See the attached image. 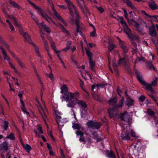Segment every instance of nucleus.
Returning a JSON list of instances; mask_svg holds the SVG:
<instances>
[{"instance_id": "obj_33", "label": "nucleus", "mask_w": 158, "mask_h": 158, "mask_svg": "<svg viewBox=\"0 0 158 158\" xmlns=\"http://www.w3.org/2000/svg\"><path fill=\"white\" fill-rule=\"evenodd\" d=\"M54 112L55 114V116L56 118H61V115L62 114L58 110H55Z\"/></svg>"}, {"instance_id": "obj_7", "label": "nucleus", "mask_w": 158, "mask_h": 158, "mask_svg": "<svg viewBox=\"0 0 158 158\" xmlns=\"http://www.w3.org/2000/svg\"><path fill=\"white\" fill-rule=\"evenodd\" d=\"M134 71L139 81L142 85H145L147 84V82L143 79L141 73L139 72L137 69H135Z\"/></svg>"}, {"instance_id": "obj_29", "label": "nucleus", "mask_w": 158, "mask_h": 158, "mask_svg": "<svg viewBox=\"0 0 158 158\" xmlns=\"http://www.w3.org/2000/svg\"><path fill=\"white\" fill-rule=\"evenodd\" d=\"M56 121L59 127H62L64 124L65 122L63 119H56Z\"/></svg>"}, {"instance_id": "obj_60", "label": "nucleus", "mask_w": 158, "mask_h": 158, "mask_svg": "<svg viewBox=\"0 0 158 158\" xmlns=\"http://www.w3.org/2000/svg\"><path fill=\"white\" fill-rule=\"evenodd\" d=\"M158 79V78L157 77H155V79L152 81L151 84H150L152 86H154L156 85L157 84Z\"/></svg>"}, {"instance_id": "obj_46", "label": "nucleus", "mask_w": 158, "mask_h": 158, "mask_svg": "<svg viewBox=\"0 0 158 158\" xmlns=\"http://www.w3.org/2000/svg\"><path fill=\"white\" fill-rule=\"evenodd\" d=\"M92 135H93V137L94 139H96L97 141H99L100 140V139L98 137V135L97 132H93Z\"/></svg>"}, {"instance_id": "obj_16", "label": "nucleus", "mask_w": 158, "mask_h": 158, "mask_svg": "<svg viewBox=\"0 0 158 158\" xmlns=\"http://www.w3.org/2000/svg\"><path fill=\"white\" fill-rule=\"evenodd\" d=\"M3 56L5 60H6L8 63V64L10 67H11L12 66H13L14 65L10 61V58L9 56L7 55L6 52L3 53Z\"/></svg>"}, {"instance_id": "obj_52", "label": "nucleus", "mask_w": 158, "mask_h": 158, "mask_svg": "<svg viewBox=\"0 0 158 158\" xmlns=\"http://www.w3.org/2000/svg\"><path fill=\"white\" fill-rule=\"evenodd\" d=\"M97 36V35L95 29H94L93 31L90 33V36L91 37H96Z\"/></svg>"}, {"instance_id": "obj_8", "label": "nucleus", "mask_w": 158, "mask_h": 158, "mask_svg": "<svg viewBox=\"0 0 158 158\" xmlns=\"http://www.w3.org/2000/svg\"><path fill=\"white\" fill-rule=\"evenodd\" d=\"M38 104L37 107L39 110V112L41 116L43 118H47L48 117L47 116V114L46 113L45 110L43 109L41 106L40 103V102L38 100Z\"/></svg>"}, {"instance_id": "obj_24", "label": "nucleus", "mask_w": 158, "mask_h": 158, "mask_svg": "<svg viewBox=\"0 0 158 158\" xmlns=\"http://www.w3.org/2000/svg\"><path fill=\"white\" fill-rule=\"evenodd\" d=\"M73 127L74 129H77V131H82L84 130V128L82 127H81V125L79 124L75 123L73 124L72 126Z\"/></svg>"}, {"instance_id": "obj_30", "label": "nucleus", "mask_w": 158, "mask_h": 158, "mask_svg": "<svg viewBox=\"0 0 158 158\" xmlns=\"http://www.w3.org/2000/svg\"><path fill=\"white\" fill-rule=\"evenodd\" d=\"M21 106V108L23 110V111L24 113H26L27 114H29L28 112L26 111L25 109V104L23 100H21L20 101Z\"/></svg>"}, {"instance_id": "obj_21", "label": "nucleus", "mask_w": 158, "mask_h": 158, "mask_svg": "<svg viewBox=\"0 0 158 158\" xmlns=\"http://www.w3.org/2000/svg\"><path fill=\"white\" fill-rule=\"evenodd\" d=\"M117 101V98L116 97H115L114 98H110L108 101V102L110 105H114L116 103Z\"/></svg>"}, {"instance_id": "obj_6", "label": "nucleus", "mask_w": 158, "mask_h": 158, "mask_svg": "<svg viewBox=\"0 0 158 158\" xmlns=\"http://www.w3.org/2000/svg\"><path fill=\"white\" fill-rule=\"evenodd\" d=\"M127 22L129 25L134 26L136 28V29L140 33L143 31V28H141L139 24L136 22L134 19H131L130 20L128 19H127Z\"/></svg>"}, {"instance_id": "obj_45", "label": "nucleus", "mask_w": 158, "mask_h": 158, "mask_svg": "<svg viewBox=\"0 0 158 158\" xmlns=\"http://www.w3.org/2000/svg\"><path fill=\"white\" fill-rule=\"evenodd\" d=\"M133 103V101L131 98L128 99L126 102V104L128 107L132 106Z\"/></svg>"}, {"instance_id": "obj_54", "label": "nucleus", "mask_w": 158, "mask_h": 158, "mask_svg": "<svg viewBox=\"0 0 158 158\" xmlns=\"http://www.w3.org/2000/svg\"><path fill=\"white\" fill-rule=\"evenodd\" d=\"M115 46L114 44H110L108 47V50L109 52L112 51L114 48Z\"/></svg>"}, {"instance_id": "obj_20", "label": "nucleus", "mask_w": 158, "mask_h": 158, "mask_svg": "<svg viewBox=\"0 0 158 158\" xmlns=\"http://www.w3.org/2000/svg\"><path fill=\"white\" fill-rule=\"evenodd\" d=\"M11 18L13 19L14 21V24L15 26H16L18 27L20 31H22V27L20 23L17 21L15 17H12Z\"/></svg>"}, {"instance_id": "obj_36", "label": "nucleus", "mask_w": 158, "mask_h": 158, "mask_svg": "<svg viewBox=\"0 0 158 158\" xmlns=\"http://www.w3.org/2000/svg\"><path fill=\"white\" fill-rule=\"evenodd\" d=\"M55 15L59 20H60L61 22H62L65 26H67L66 23L64 22V20L62 19L61 16L58 13Z\"/></svg>"}, {"instance_id": "obj_3", "label": "nucleus", "mask_w": 158, "mask_h": 158, "mask_svg": "<svg viewBox=\"0 0 158 158\" xmlns=\"http://www.w3.org/2000/svg\"><path fill=\"white\" fill-rule=\"evenodd\" d=\"M60 93L63 94L62 98L63 100L66 102L69 101V93L68 92V88L66 85H62L60 88Z\"/></svg>"}, {"instance_id": "obj_15", "label": "nucleus", "mask_w": 158, "mask_h": 158, "mask_svg": "<svg viewBox=\"0 0 158 158\" xmlns=\"http://www.w3.org/2000/svg\"><path fill=\"white\" fill-rule=\"evenodd\" d=\"M122 1L124 3H126L128 6L131 7L133 10H136V8L133 4L132 2L130 0H123Z\"/></svg>"}, {"instance_id": "obj_12", "label": "nucleus", "mask_w": 158, "mask_h": 158, "mask_svg": "<svg viewBox=\"0 0 158 158\" xmlns=\"http://www.w3.org/2000/svg\"><path fill=\"white\" fill-rule=\"evenodd\" d=\"M123 57L121 59H120L118 61L119 64H124L126 65V61L128 59V56L126 54H123Z\"/></svg>"}, {"instance_id": "obj_58", "label": "nucleus", "mask_w": 158, "mask_h": 158, "mask_svg": "<svg viewBox=\"0 0 158 158\" xmlns=\"http://www.w3.org/2000/svg\"><path fill=\"white\" fill-rule=\"evenodd\" d=\"M3 42H0L1 43L3 44L4 45L5 47L9 51V45L3 40Z\"/></svg>"}, {"instance_id": "obj_31", "label": "nucleus", "mask_w": 158, "mask_h": 158, "mask_svg": "<svg viewBox=\"0 0 158 158\" xmlns=\"http://www.w3.org/2000/svg\"><path fill=\"white\" fill-rule=\"evenodd\" d=\"M41 25L42 27L48 33H50V31L49 30V27L47 26L46 24H44L43 22L40 24Z\"/></svg>"}, {"instance_id": "obj_17", "label": "nucleus", "mask_w": 158, "mask_h": 158, "mask_svg": "<svg viewBox=\"0 0 158 158\" xmlns=\"http://www.w3.org/2000/svg\"><path fill=\"white\" fill-rule=\"evenodd\" d=\"M135 145H134V148L137 150L140 149L142 147L141 143L140 140L138 139V140H135L134 142Z\"/></svg>"}, {"instance_id": "obj_2", "label": "nucleus", "mask_w": 158, "mask_h": 158, "mask_svg": "<svg viewBox=\"0 0 158 158\" xmlns=\"http://www.w3.org/2000/svg\"><path fill=\"white\" fill-rule=\"evenodd\" d=\"M79 94L78 92L74 93L70 92V107H73L77 103Z\"/></svg>"}, {"instance_id": "obj_11", "label": "nucleus", "mask_w": 158, "mask_h": 158, "mask_svg": "<svg viewBox=\"0 0 158 158\" xmlns=\"http://www.w3.org/2000/svg\"><path fill=\"white\" fill-rule=\"evenodd\" d=\"M148 6L152 10H155L158 9V6L156 4L153 0H150V2H148Z\"/></svg>"}, {"instance_id": "obj_50", "label": "nucleus", "mask_w": 158, "mask_h": 158, "mask_svg": "<svg viewBox=\"0 0 158 158\" xmlns=\"http://www.w3.org/2000/svg\"><path fill=\"white\" fill-rule=\"evenodd\" d=\"M24 148L27 152H29L31 150V146L28 144H26V145L23 146Z\"/></svg>"}, {"instance_id": "obj_1", "label": "nucleus", "mask_w": 158, "mask_h": 158, "mask_svg": "<svg viewBox=\"0 0 158 158\" xmlns=\"http://www.w3.org/2000/svg\"><path fill=\"white\" fill-rule=\"evenodd\" d=\"M80 18L76 6L70 1V23L76 25V31L75 33L76 35H77L78 33H79L81 35L82 34L81 29L82 27L80 22Z\"/></svg>"}, {"instance_id": "obj_27", "label": "nucleus", "mask_w": 158, "mask_h": 158, "mask_svg": "<svg viewBox=\"0 0 158 158\" xmlns=\"http://www.w3.org/2000/svg\"><path fill=\"white\" fill-rule=\"evenodd\" d=\"M31 44L33 45L35 49V52L37 55V56L39 57H40L41 56L40 54V52L39 51V48L36 45L33 43H32Z\"/></svg>"}, {"instance_id": "obj_44", "label": "nucleus", "mask_w": 158, "mask_h": 158, "mask_svg": "<svg viewBox=\"0 0 158 158\" xmlns=\"http://www.w3.org/2000/svg\"><path fill=\"white\" fill-rule=\"evenodd\" d=\"M121 123L125 125H130L131 123L130 119H121Z\"/></svg>"}, {"instance_id": "obj_49", "label": "nucleus", "mask_w": 158, "mask_h": 158, "mask_svg": "<svg viewBox=\"0 0 158 158\" xmlns=\"http://www.w3.org/2000/svg\"><path fill=\"white\" fill-rule=\"evenodd\" d=\"M124 31L128 35V37L131 34V29L128 27H127L124 28Z\"/></svg>"}, {"instance_id": "obj_34", "label": "nucleus", "mask_w": 158, "mask_h": 158, "mask_svg": "<svg viewBox=\"0 0 158 158\" xmlns=\"http://www.w3.org/2000/svg\"><path fill=\"white\" fill-rule=\"evenodd\" d=\"M30 14L31 16V18L36 23L37 25L39 26L40 24L39 23V20L36 17L35 15L33 14L32 13H31Z\"/></svg>"}, {"instance_id": "obj_57", "label": "nucleus", "mask_w": 158, "mask_h": 158, "mask_svg": "<svg viewBox=\"0 0 158 158\" xmlns=\"http://www.w3.org/2000/svg\"><path fill=\"white\" fill-rule=\"evenodd\" d=\"M119 44L122 49L126 46L125 43L121 40H119Z\"/></svg>"}, {"instance_id": "obj_18", "label": "nucleus", "mask_w": 158, "mask_h": 158, "mask_svg": "<svg viewBox=\"0 0 158 158\" xmlns=\"http://www.w3.org/2000/svg\"><path fill=\"white\" fill-rule=\"evenodd\" d=\"M76 134L77 136H80V138L79 140L81 142H84L85 139L82 137L84 135V133L81 131H77L76 132Z\"/></svg>"}, {"instance_id": "obj_40", "label": "nucleus", "mask_w": 158, "mask_h": 158, "mask_svg": "<svg viewBox=\"0 0 158 158\" xmlns=\"http://www.w3.org/2000/svg\"><path fill=\"white\" fill-rule=\"evenodd\" d=\"M8 146L7 142L5 141L3 142L2 145V149L7 151L8 149Z\"/></svg>"}, {"instance_id": "obj_42", "label": "nucleus", "mask_w": 158, "mask_h": 158, "mask_svg": "<svg viewBox=\"0 0 158 158\" xmlns=\"http://www.w3.org/2000/svg\"><path fill=\"white\" fill-rule=\"evenodd\" d=\"M51 46L53 50L56 52V53H59L60 52V51H58L56 50V47L54 42L52 41L51 42Z\"/></svg>"}, {"instance_id": "obj_59", "label": "nucleus", "mask_w": 158, "mask_h": 158, "mask_svg": "<svg viewBox=\"0 0 158 158\" xmlns=\"http://www.w3.org/2000/svg\"><path fill=\"white\" fill-rule=\"evenodd\" d=\"M148 114L150 115H153L154 114V112L150 109H148L147 110Z\"/></svg>"}, {"instance_id": "obj_4", "label": "nucleus", "mask_w": 158, "mask_h": 158, "mask_svg": "<svg viewBox=\"0 0 158 158\" xmlns=\"http://www.w3.org/2000/svg\"><path fill=\"white\" fill-rule=\"evenodd\" d=\"M37 12L41 16L44 18L49 23H50V22L51 21L55 25L56 24V23L54 21L53 19L51 17H49L46 12L43 11L41 8Z\"/></svg>"}, {"instance_id": "obj_28", "label": "nucleus", "mask_w": 158, "mask_h": 158, "mask_svg": "<svg viewBox=\"0 0 158 158\" xmlns=\"http://www.w3.org/2000/svg\"><path fill=\"white\" fill-rule=\"evenodd\" d=\"M9 3L11 6H12L15 8H17L18 9H19L20 8V6L14 1H9Z\"/></svg>"}, {"instance_id": "obj_19", "label": "nucleus", "mask_w": 158, "mask_h": 158, "mask_svg": "<svg viewBox=\"0 0 158 158\" xmlns=\"http://www.w3.org/2000/svg\"><path fill=\"white\" fill-rule=\"evenodd\" d=\"M17 62L22 69H26V66L25 64L23 62L22 60L20 58H17Z\"/></svg>"}, {"instance_id": "obj_55", "label": "nucleus", "mask_w": 158, "mask_h": 158, "mask_svg": "<svg viewBox=\"0 0 158 158\" xmlns=\"http://www.w3.org/2000/svg\"><path fill=\"white\" fill-rule=\"evenodd\" d=\"M148 67L150 70H155V68L153 65L151 63H148L147 64Z\"/></svg>"}, {"instance_id": "obj_23", "label": "nucleus", "mask_w": 158, "mask_h": 158, "mask_svg": "<svg viewBox=\"0 0 158 158\" xmlns=\"http://www.w3.org/2000/svg\"><path fill=\"white\" fill-rule=\"evenodd\" d=\"M127 131V133H123L122 134L121 137L124 140H129L130 139L129 135L128 134L129 132Z\"/></svg>"}, {"instance_id": "obj_51", "label": "nucleus", "mask_w": 158, "mask_h": 158, "mask_svg": "<svg viewBox=\"0 0 158 158\" xmlns=\"http://www.w3.org/2000/svg\"><path fill=\"white\" fill-rule=\"evenodd\" d=\"M130 133L132 136L135 137V138H139V136L138 135H137L136 133L134 132V131L132 130H131Z\"/></svg>"}, {"instance_id": "obj_14", "label": "nucleus", "mask_w": 158, "mask_h": 158, "mask_svg": "<svg viewBox=\"0 0 158 158\" xmlns=\"http://www.w3.org/2000/svg\"><path fill=\"white\" fill-rule=\"evenodd\" d=\"M77 104L78 106L83 110L86 109L87 107V105L82 100L78 99V101H77Z\"/></svg>"}, {"instance_id": "obj_13", "label": "nucleus", "mask_w": 158, "mask_h": 158, "mask_svg": "<svg viewBox=\"0 0 158 158\" xmlns=\"http://www.w3.org/2000/svg\"><path fill=\"white\" fill-rule=\"evenodd\" d=\"M149 32L151 36L153 37L156 36V28L154 25H152V26L149 27Z\"/></svg>"}, {"instance_id": "obj_22", "label": "nucleus", "mask_w": 158, "mask_h": 158, "mask_svg": "<svg viewBox=\"0 0 158 158\" xmlns=\"http://www.w3.org/2000/svg\"><path fill=\"white\" fill-rule=\"evenodd\" d=\"M94 98L96 100L100 101L103 98V96L101 95L100 94H93Z\"/></svg>"}, {"instance_id": "obj_38", "label": "nucleus", "mask_w": 158, "mask_h": 158, "mask_svg": "<svg viewBox=\"0 0 158 158\" xmlns=\"http://www.w3.org/2000/svg\"><path fill=\"white\" fill-rule=\"evenodd\" d=\"M11 68L14 70V72L17 75H18L19 77H21V73L18 70V69L15 68L14 65L13 66H12Z\"/></svg>"}, {"instance_id": "obj_53", "label": "nucleus", "mask_w": 158, "mask_h": 158, "mask_svg": "<svg viewBox=\"0 0 158 158\" xmlns=\"http://www.w3.org/2000/svg\"><path fill=\"white\" fill-rule=\"evenodd\" d=\"M113 69L115 71V72L116 73L118 72V69L117 68V65L116 64V62H114V60H113Z\"/></svg>"}, {"instance_id": "obj_25", "label": "nucleus", "mask_w": 158, "mask_h": 158, "mask_svg": "<svg viewBox=\"0 0 158 158\" xmlns=\"http://www.w3.org/2000/svg\"><path fill=\"white\" fill-rule=\"evenodd\" d=\"M146 86V89L148 90L151 93H153L154 92V89L152 87V85L150 84H147L145 85Z\"/></svg>"}, {"instance_id": "obj_63", "label": "nucleus", "mask_w": 158, "mask_h": 158, "mask_svg": "<svg viewBox=\"0 0 158 158\" xmlns=\"http://www.w3.org/2000/svg\"><path fill=\"white\" fill-rule=\"evenodd\" d=\"M121 118H124L127 117V116L128 115V113L127 111H125L123 113H121Z\"/></svg>"}, {"instance_id": "obj_35", "label": "nucleus", "mask_w": 158, "mask_h": 158, "mask_svg": "<svg viewBox=\"0 0 158 158\" xmlns=\"http://www.w3.org/2000/svg\"><path fill=\"white\" fill-rule=\"evenodd\" d=\"M124 98L122 97L121 99L119 101L118 104L116 106L119 108H122L124 105Z\"/></svg>"}, {"instance_id": "obj_32", "label": "nucleus", "mask_w": 158, "mask_h": 158, "mask_svg": "<svg viewBox=\"0 0 158 158\" xmlns=\"http://www.w3.org/2000/svg\"><path fill=\"white\" fill-rule=\"evenodd\" d=\"M120 23L122 24L124 28L127 27L128 26L127 23L124 21L123 17H120Z\"/></svg>"}, {"instance_id": "obj_10", "label": "nucleus", "mask_w": 158, "mask_h": 158, "mask_svg": "<svg viewBox=\"0 0 158 158\" xmlns=\"http://www.w3.org/2000/svg\"><path fill=\"white\" fill-rule=\"evenodd\" d=\"M20 34L23 36L26 41L29 43L31 44L33 42L31 39V37L27 33L20 31Z\"/></svg>"}, {"instance_id": "obj_37", "label": "nucleus", "mask_w": 158, "mask_h": 158, "mask_svg": "<svg viewBox=\"0 0 158 158\" xmlns=\"http://www.w3.org/2000/svg\"><path fill=\"white\" fill-rule=\"evenodd\" d=\"M89 65L90 66V67L93 71H94L95 70L94 69V67L95 66V63L93 60L92 59H89Z\"/></svg>"}, {"instance_id": "obj_41", "label": "nucleus", "mask_w": 158, "mask_h": 158, "mask_svg": "<svg viewBox=\"0 0 158 158\" xmlns=\"http://www.w3.org/2000/svg\"><path fill=\"white\" fill-rule=\"evenodd\" d=\"M2 123H3L2 126L3 127V129L5 130H7L8 127V122L6 121L2 120Z\"/></svg>"}, {"instance_id": "obj_9", "label": "nucleus", "mask_w": 158, "mask_h": 158, "mask_svg": "<svg viewBox=\"0 0 158 158\" xmlns=\"http://www.w3.org/2000/svg\"><path fill=\"white\" fill-rule=\"evenodd\" d=\"M108 112L110 118H118L119 116L117 114V111L114 108L109 109Z\"/></svg>"}, {"instance_id": "obj_26", "label": "nucleus", "mask_w": 158, "mask_h": 158, "mask_svg": "<svg viewBox=\"0 0 158 158\" xmlns=\"http://www.w3.org/2000/svg\"><path fill=\"white\" fill-rule=\"evenodd\" d=\"M48 2L50 4V6L52 8V10L53 11V14L54 15L57 14L58 13L55 9L54 5H53L52 1L51 0H48Z\"/></svg>"}, {"instance_id": "obj_47", "label": "nucleus", "mask_w": 158, "mask_h": 158, "mask_svg": "<svg viewBox=\"0 0 158 158\" xmlns=\"http://www.w3.org/2000/svg\"><path fill=\"white\" fill-rule=\"evenodd\" d=\"M86 52L89 59H92V54L88 49H86Z\"/></svg>"}, {"instance_id": "obj_56", "label": "nucleus", "mask_w": 158, "mask_h": 158, "mask_svg": "<svg viewBox=\"0 0 158 158\" xmlns=\"http://www.w3.org/2000/svg\"><path fill=\"white\" fill-rule=\"evenodd\" d=\"M119 44L122 49L126 46L125 43L121 40H119Z\"/></svg>"}, {"instance_id": "obj_43", "label": "nucleus", "mask_w": 158, "mask_h": 158, "mask_svg": "<svg viewBox=\"0 0 158 158\" xmlns=\"http://www.w3.org/2000/svg\"><path fill=\"white\" fill-rule=\"evenodd\" d=\"M129 39L132 41L135 40H138L139 39V37L138 35H133L131 34L129 36Z\"/></svg>"}, {"instance_id": "obj_39", "label": "nucleus", "mask_w": 158, "mask_h": 158, "mask_svg": "<svg viewBox=\"0 0 158 158\" xmlns=\"http://www.w3.org/2000/svg\"><path fill=\"white\" fill-rule=\"evenodd\" d=\"M27 1L37 10V12L41 9L40 7L36 6L35 4L31 2L30 0H27Z\"/></svg>"}, {"instance_id": "obj_64", "label": "nucleus", "mask_w": 158, "mask_h": 158, "mask_svg": "<svg viewBox=\"0 0 158 158\" xmlns=\"http://www.w3.org/2000/svg\"><path fill=\"white\" fill-rule=\"evenodd\" d=\"M139 23L142 24H144L145 26L147 28H148L149 27V25L146 23V22L143 20L142 19H141L140 20Z\"/></svg>"}, {"instance_id": "obj_5", "label": "nucleus", "mask_w": 158, "mask_h": 158, "mask_svg": "<svg viewBox=\"0 0 158 158\" xmlns=\"http://www.w3.org/2000/svg\"><path fill=\"white\" fill-rule=\"evenodd\" d=\"M86 124L88 127L93 129H98L102 125V123L100 122H94L92 120L88 122Z\"/></svg>"}, {"instance_id": "obj_48", "label": "nucleus", "mask_w": 158, "mask_h": 158, "mask_svg": "<svg viewBox=\"0 0 158 158\" xmlns=\"http://www.w3.org/2000/svg\"><path fill=\"white\" fill-rule=\"evenodd\" d=\"M107 155L109 158H115L116 157L114 153L112 151L108 153Z\"/></svg>"}, {"instance_id": "obj_61", "label": "nucleus", "mask_w": 158, "mask_h": 158, "mask_svg": "<svg viewBox=\"0 0 158 158\" xmlns=\"http://www.w3.org/2000/svg\"><path fill=\"white\" fill-rule=\"evenodd\" d=\"M24 92L23 91H19L18 92V96L20 98V101H21V100H23L22 98Z\"/></svg>"}, {"instance_id": "obj_62", "label": "nucleus", "mask_w": 158, "mask_h": 158, "mask_svg": "<svg viewBox=\"0 0 158 158\" xmlns=\"http://www.w3.org/2000/svg\"><path fill=\"white\" fill-rule=\"evenodd\" d=\"M6 138L10 139L11 140L14 139L15 138L14 134L13 133H11L10 135L7 136L6 137Z\"/></svg>"}]
</instances>
